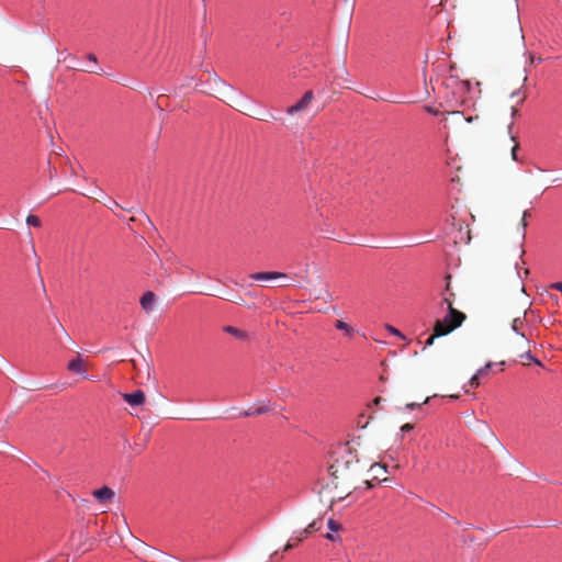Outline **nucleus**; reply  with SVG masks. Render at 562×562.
I'll return each instance as SVG.
<instances>
[{"mask_svg":"<svg viewBox=\"0 0 562 562\" xmlns=\"http://www.w3.org/2000/svg\"><path fill=\"white\" fill-rule=\"evenodd\" d=\"M327 525H328V528L330 529V531H333V532H337L341 529V525L334 519H329Z\"/></svg>","mask_w":562,"mask_h":562,"instance_id":"obj_22","label":"nucleus"},{"mask_svg":"<svg viewBox=\"0 0 562 562\" xmlns=\"http://www.w3.org/2000/svg\"><path fill=\"white\" fill-rule=\"evenodd\" d=\"M445 280L446 286L440 296L441 303L447 305L448 314L435 323L434 333L425 341V347L431 346L437 337L446 336L460 327L467 318L464 313L453 307L456 292L452 289L451 274H447Z\"/></svg>","mask_w":562,"mask_h":562,"instance_id":"obj_2","label":"nucleus"},{"mask_svg":"<svg viewBox=\"0 0 562 562\" xmlns=\"http://www.w3.org/2000/svg\"><path fill=\"white\" fill-rule=\"evenodd\" d=\"M528 216H530V213L528 211H525L524 214H522V218L520 221V226H521V231H522V233H521L522 238L525 237V229H526V227L528 225L527 224V217Z\"/></svg>","mask_w":562,"mask_h":562,"instance_id":"obj_21","label":"nucleus"},{"mask_svg":"<svg viewBox=\"0 0 562 562\" xmlns=\"http://www.w3.org/2000/svg\"><path fill=\"white\" fill-rule=\"evenodd\" d=\"M86 71L92 72V74H99L95 69H86Z\"/></svg>","mask_w":562,"mask_h":562,"instance_id":"obj_40","label":"nucleus"},{"mask_svg":"<svg viewBox=\"0 0 562 562\" xmlns=\"http://www.w3.org/2000/svg\"><path fill=\"white\" fill-rule=\"evenodd\" d=\"M551 289L562 292V282H555L550 285Z\"/></svg>","mask_w":562,"mask_h":562,"instance_id":"obj_31","label":"nucleus"},{"mask_svg":"<svg viewBox=\"0 0 562 562\" xmlns=\"http://www.w3.org/2000/svg\"><path fill=\"white\" fill-rule=\"evenodd\" d=\"M88 59H89L90 61H92L93 64H97V57H95V55H93V54H89V55H88Z\"/></svg>","mask_w":562,"mask_h":562,"instance_id":"obj_35","label":"nucleus"},{"mask_svg":"<svg viewBox=\"0 0 562 562\" xmlns=\"http://www.w3.org/2000/svg\"><path fill=\"white\" fill-rule=\"evenodd\" d=\"M381 402H382V398H381V397H375V398L373 400L374 405H379Z\"/></svg>","mask_w":562,"mask_h":562,"instance_id":"obj_38","label":"nucleus"},{"mask_svg":"<svg viewBox=\"0 0 562 562\" xmlns=\"http://www.w3.org/2000/svg\"><path fill=\"white\" fill-rule=\"evenodd\" d=\"M325 538L330 540V541H338V540H340V538L335 536L333 532L326 533Z\"/></svg>","mask_w":562,"mask_h":562,"instance_id":"obj_30","label":"nucleus"},{"mask_svg":"<svg viewBox=\"0 0 562 562\" xmlns=\"http://www.w3.org/2000/svg\"><path fill=\"white\" fill-rule=\"evenodd\" d=\"M110 210H113L114 207L120 206L119 203L112 199H109V203L105 204Z\"/></svg>","mask_w":562,"mask_h":562,"instance_id":"obj_28","label":"nucleus"},{"mask_svg":"<svg viewBox=\"0 0 562 562\" xmlns=\"http://www.w3.org/2000/svg\"><path fill=\"white\" fill-rule=\"evenodd\" d=\"M92 495L100 502V503H110L113 501L115 493L112 488L108 486H103L99 490H94L92 492Z\"/></svg>","mask_w":562,"mask_h":562,"instance_id":"obj_10","label":"nucleus"},{"mask_svg":"<svg viewBox=\"0 0 562 562\" xmlns=\"http://www.w3.org/2000/svg\"><path fill=\"white\" fill-rule=\"evenodd\" d=\"M429 402V397H426L425 401L423 402V404H426Z\"/></svg>","mask_w":562,"mask_h":562,"instance_id":"obj_41","label":"nucleus"},{"mask_svg":"<svg viewBox=\"0 0 562 562\" xmlns=\"http://www.w3.org/2000/svg\"><path fill=\"white\" fill-rule=\"evenodd\" d=\"M425 110H426L428 113L432 114V115H438V110H436V109H434V108H431V106H429V105L425 106Z\"/></svg>","mask_w":562,"mask_h":562,"instance_id":"obj_32","label":"nucleus"},{"mask_svg":"<svg viewBox=\"0 0 562 562\" xmlns=\"http://www.w3.org/2000/svg\"><path fill=\"white\" fill-rule=\"evenodd\" d=\"M493 363L492 362H488L486 363L483 368L479 369L476 371V373L481 376L485 375L487 373V371L492 368Z\"/></svg>","mask_w":562,"mask_h":562,"instance_id":"obj_26","label":"nucleus"},{"mask_svg":"<svg viewBox=\"0 0 562 562\" xmlns=\"http://www.w3.org/2000/svg\"><path fill=\"white\" fill-rule=\"evenodd\" d=\"M361 467L356 454L346 451L337 458L329 467L331 486L334 490L333 501H342L352 490L360 477Z\"/></svg>","mask_w":562,"mask_h":562,"instance_id":"obj_1","label":"nucleus"},{"mask_svg":"<svg viewBox=\"0 0 562 562\" xmlns=\"http://www.w3.org/2000/svg\"><path fill=\"white\" fill-rule=\"evenodd\" d=\"M67 369L71 373L80 374L83 375V378H87V362L80 355H77V357H75L68 362Z\"/></svg>","mask_w":562,"mask_h":562,"instance_id":"obj_7","label":"nucleus"},{"mask_svg":"<svg viewBox=\"0 0 562 562\" xmlns=\"http://www.w3.org/2000/svg\"><path fill=\"white\" fill-rule=\"evenodd\" d=\"M123 400L131 406H140L145 403L146 395L143 391L137 390L133 393H123Z\"/></svg>","mask_w":562,"mask_h":562,"instance_id":"obj_8","label":"nucleus"},{"mask_svg":"<svg viewBox=\"0 0 562 562\" xmlns=\"http://www.w3.org/2000/svg\"><path fill=\"white\" fill-rule=\"evenodd\" d=\"M363 483L366 484L367 488L372 487L371 480H366Z\"/></svg>","mask_w":562,"mask_h":562,"instance_id":"obj_37","label":"nucleus"},{"mask_svg":"<svg viewBox=\"0 0 562 562\" xmlns=\"http://www.w3.org/2000/svg\"><path fill=\"white\" fill-rule=\"evenodd\" d=\"M450 114L452 116H456L457 119H463L467 123H471L474 120L479 119V116H468V117H464L463 114L461 112H459V111L451 112Z\"/></svg>","mask_w":562,"mask_h":562,"instance_id":"obj_20","label":"nucleus"},{"mask_svg":"<svg viewBox=\"0 0 562 562\" xmlns=\"http://www.w3.org/2000/svg\"><path fill=\"white\" fill-rule=\"evenodd\" d=\"M140 547H142V554H143V561L144 562H148L147 561V558H150L151 555H155L157 554L158 552L151 548V547H148L147 544H145L144 542L140 543Z\"/></svg>","mask_w":562,"mask_h":562,"instance_id":"obj_15","label":"nucleus"},{"mask_svg":"<svg viewBox=\"0 0 562 562\" xmlns=\"http://www.w3.org/2000/svg\"><path fill=\"white\" fill-rule=\"evenodd\" d=\"M321 520H313L311 524L307 525L305 528V535H311L315 531H318L321 529Z\"/></svg>","mask_w":562,"mask_h":562,"instance_id":"obj_17","label":"nucleus"},{"mask_svg":"<svg viewBox=\"0 0 562 562\" xmlns=\"http://www.w3.org/2000/svg\"><path fill=\"white\" fill-rule=\"evenodd\" d=\"M509 22L513 27V32L516 38L524 41V34L522 29L519 21V12H518V4L516 0L513 1L510 12H509Z\"/></svg>","mask_w":562,"mask_h":562,"instance_id":"obj_5","label":"nucleus"},{"mask_svg":"<svg viewBox=\"0 0 562 562\" xmlns=\"http://www.w3.org/2000/svg\"><path fill=\"white\" fill-rule=\"evenodd\" d=\"M241 113L246 114V115H249V116H252V117H256L258 120H261V121H267L268 119H273V115L270 114V113H267V114H259V113H256L255 111H252L249 106H241L240 109H238Z\"/></svg>","mask_w":562,"mask_h":562,"instance_id":"obj_14","label":"nucleus"},{"mask_svg":"<svg viewBox=\"0 0 562 562\" xmlns=\"http://www.w3.org/2000/svg\"><path fill=\"white\" fill-rule=\"evenodd\" d=\"M413 428H414L413 424L407 423V424H404V425L401 427V430H402V431H404V432H406V431H411V430H413Z\"/></svg>","mask_w":562,"mask_h":562,"instance_id":"obj_29","label":"nucleus"},{"mask_svg":"<svg viewBox=\"0 0 562 562\" xmlns=\"http://www.w3.org/2000/svg\"><path fill=\"white\" fill-rule=\"evenodd\" d=\"M419 406H420V404L415 403V402H412V403H407V404H406V408H407V409H409V411H412V409H414V408H416V407H419Z\"/></svg>","mask_w":562,"mask_h":562,"instance_id":"obj_33","label":"nucleus"},{"mask_svg":"<svg viewBox=\"0 0 562 562\" xmlns=\"http://www.w3.org/2000/svg\"><path fill=\"white\" fill-rule=\"evenodd\" d=\"M214 81L224 85V82L217 76L214 77Z\"/></svg>","mask_w":562,"mask_h":562,"instance_id":"obj_39","label":"nucleus"},{"mask_svg":"<svg viewBox=\"0 0 562 562\" xmlns=\"http://www.w3.org/2000/svg\"><path fill=\"white\" fill-rule=\"evenodd\" d=\"M285 277L286 276L284 273L277 271L256 272L250 274V278L256 281H271Z\"/></svg>","mask_w":562,"mask_h":562,"instance_id":"obj_11","label":"nucleus"},{"mask_svg":"<svg viewBox=\"0 0 562 562\" xmlns=\"http://www.w3.org/2000/svg\"><path fill=\"white\" fill-rule=\"evenodd\" d=\"M480 378L481 375H479L477 373H475L469 381V385L473 389L477 387L480 385Z\"/></svg>","mask_w":562,"mask_h":562,"instance_id":"obj_23","label":"nucleus"},{"mask_svg":"<svg viewBox=\"0 0 562 562\" xmlns=\"http://www.w3.org/2000/svg\"><path fill=\"white\" fill-rule=\"evenodd\" d=\"M268 412H269V407L268 406H261V407L257 408L254 412H245L243 415L244 416H254V415L266 414Z\"/></svg>","mask_w":562,"mask_h":562,"instance_id":"obj_19","label":"nucleus"},{"mask_svg":"<svg viewBox=\"0 0 562 562\" xmlns=\"http://www.w3.org/2000/svg\"><path fill=\"white\" fill-rule=\"evenodd\" d=\"M376 469H381V470L385 471V467H381L379 464L371 465L370 471L372 472V471H374Z\"/></svg>","mask_w":562,"mask_h":562,"instance_id":"obj_34","label":"nucleus"},{"mask_svg":"<svg viewBox=\"0 0 562 562\" xmlns=\"http://www.w3.org/2000/svg\"><path fill=\"white\" fill-rule=\"evenodd\" d=\"M300 542H297L294 537H292L288 543L284 546L283 548V551H290L292 550L295 546H297Z\"/></svg>","mask_w":562,"mask_h":562,"instance_id":"obj_24","label":"nucleus"},{"mask_svg":"<svg viewBox=\"0 0 562 562\" xmlns=\"http://www.w3.org/2000/svg\"><path fill=\"white\" fill-rule=\"evenodd\" d=\"M222 329L224 333L233 336L234 338H236L239 341H248L250 339V335L246 330L240 329L238 327L225 325V326H223Z\"/></svg>","mask_w":562,"mask_h":562,"instance_id":"obj_9","label":"nucleus"},{"mask_svg":"<svg viewBox=\"0 0 562 562\" xmlns=\"http://www.w3.org/2000/svg\"><path fill=\"white\" fill-rule=\"evenodd\" d=\"M514 349L515 351H522L519 355L520 359L532 361L539 366L541 364V362L530 353V340L526 338L525 334H521V337H519L518 341L515 344Z\"/></svg>","mask_w":562,"mask_h":562,"instance_id":"obj_3","label":"nucleus"},{"mask_svg":"<svg viewBox=\"0 0 562 562\" xmlns=\"http://www.w3.org/2000/svg\"><path fill=\"white\" fill-rule=\"evenodd\" d=\"M518 113V104H512L508 106V120H506V126L509 133L510 139L514 142V145L512 147V158L514 160H517V150L519 147V144L516 142V137L512 134V127L514 125V119Z\"/></svg>","mask_w":562,"mask_h":562,"instance_id":"obj_4","label":"nucleus"},{"mask_svg":"<svg viewBox=\"0 0 562 562\" xmlns=\"http://www.w3.org/2000/svg\"><path fill=\"white\" fill-rule=\"evenodd\" d=\"M335 327L338 330L344 331L347 336H351L352 333H353V328L350 325H348L347 323L342 322V321H337L335 323Z\"/></svg>","mask_w":562,"mask_h":562,"instance_id":"obj_16","label":"nucleus"},{"mask_svg":"<svg viewBox=\"0 0 562 562\" xmlns=\"http://www.w3.org/2000/svg\"><path fill=\"white\" fill-rule=\"evenodd\" d=\"M26 224L31 225V226L40 227L42 223H41V220L38 216L30 214L26 217Z\"/></svg>","mask_w":562,"mask_h":562,"instance_id":"obj_18","label":"nucleus"},{"mask_svg":"<svg viewBox=\"0 0 562 562\" xmlns=\"http://www.w3.org/2000/svg\"><path fill=\"white\" fill-rule=\"evenodd\" d=\"M386 328H387V330H389L391 334H393V335H395V336H398V337H403V336H402V334L400 333V330H397V329H396V328H394L393 326H391V325H386Z\"/></svg>","mask_w":562,"mask_h":562,"instance_id":"obj_27","label":"nucleus"},{"mask_svg":"<svg viewBox=\"0 0 562 562\" xmlns=\"http://www.w3.org/2000/svg\"><path fill=\"white\" fill-rule=\"evenodd\" d=\"M314 99L313 91H306L304 95L294 105L286 109V113L293 115L294 113L306 110Z\"/></svg>","mask_w":562,"mask_h":562,"instance_id":"obj_6","label":"nucleus"},{"mask_svg":"<svg viewBox=\"0 0 562 562\" xmlns=\"http://www.w3.org/2000/svg\"><path fill=\"white\" fill-rule=\"evenodd\" d=\"M460 85H461L462 89H467L468 90L470 88V82L469 81H462Z\"/></svg>","mask_w":562,"mask_h":562,"instance_id":"obj_36","label":"nucleus"},{"mask_svg":"<svg viewBox=\"0 0 562 562\" xmlns=\"http://www.w3.org/2000/svg\"><path fill=\"white\" fill-rule=\"evenodd\" d=\"M310 535H305V528L303 530H300L295 533L294 539L297 542H302L305 538H307Z\"/></svg>","mask_w":562,"mask_h":562,"instance_id":"obj_25","label":"nucleus"},{"mask_svg":"<svg viewBox=\"0 0 562 562\" xmlns=\"http://www.w3.org/2000/svg\"><path fill=\"white\" fill-rule=\"evenodd\" d=\"M525 319H526V311H524L520 315L514 317L512 321L513 331L521 335L522 333L520 330L524 327Z\"/></svg>","mask_w":562,"mask_h":562,"instance_id":"obj_13","label":"nucleus"},{"mask_svg":"<svg viewBox=\"0 0 562 562\" xmlns=\"http://www.w3.org/2000/svg\"><path fill=\"white\" fill-rule=\"evenodd\" d=\"M156 294L151 291H147L143 294V296L140 297V306L146 312V313H149L153 311L154 308V305L156 303Z\"/></svg>","mask_w":562,"mask_h":562,"instance_id":"obj_12","label":"nucleus"}]
</instances>
